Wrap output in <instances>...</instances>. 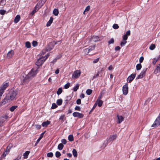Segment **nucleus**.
<instances>
[{
    "mask_svg": "<svg viewBox=\"0 0 160 160\" xmlns=\"http://www.w3.org/2000/svg\"><path fill=\"white\" fill-rule=\"evenodd\" d=\"M14 54V52L13 50L9 51L7 54V56L8 58H11Z\"/></svg>",
    "mask_w": 160,
    "mask_h": 160,
    "instance_id": "4468645a",
    "label": "nucleus"
},
{
    "mask_svg": "<svg viewBox=\"0 0 160 160\" xmlns=\"http://www.w3.org/2000/svg\"><path fill=\"white\" fill-rule=\"evenodd\" d=\"M142 67V65L140 63L137 64L136 66V68L137 70H140L141 68Z\"/></svg>",
    "mask_w": 160,
    "mask_h": 160,
    "instance_id": "7c9ffc66",
    "label": "nucleus"
},
{
    "mask_svg": "<svg viewBox=\"0 0 160 160\" xmlns=\"http://www.w3.org/2000/svg\"><path fill=\"white\" fill-rule=\"evenodd\" d=\"M57 44L56 43L54 42H50L46 48V50L47 51H50L52 49L54 46V45Z\"/></svg>",
    "mask_w": 160,
    "mask_h": 160,
    "instance_id": "423d86ee",
    "label": "nucleus"
},
{
    "mask_svg": "<svg viewBox=\"0 0 160 160\" xmlns=\"http://www.w3.org/2000/svg\"><path fill=\"white\" fill-rule=\"evenodd\" d=\"M90 8V6L89 5L85 9L84 12H83V14H85V12H88V11L89 10Z\"/></svg>",
    "mask_w": 160,
    "mask_h": 160,
    "instance_id": "58836bf2",
    "label": "nucleus"
},
{
    "mask_svg": "<svg viewBox=\"0 0 160 160\" xmlns=\"http://www.w3.org/2000/svg\"><path fill=\"white\" fill-rule=\"evenodd\" d=\"M160 71V69H159L158 67L157 66L155 70H154V72L155 74H157Z\"/></svg>",
    "mask_w": 160,
    "mask_h": 160,
    "instance_id": "e433bc0d",
    "label": "nucleus"
},
{
    "mask_svg": "<svg viewBox=\"0 0 160 160\" xmlns=\"http://www.w3.org/2000/svg\"><path fill=\"white\" fill-rule=\"evenodd\" d=\"M99 58H98L96 59H94L93 60V62L94 63H96L98 62L99 61Z\"/></svg>",
    "mask_w": 160,
    "mask_h": 160,
    "instance_id": "13d9d810",
    "label": "nucleus"
},
{
    "mask_svg": "<svg viewBox=\"0 0 160 160\" xmlns=\"http://www.w3.org/2000/svg\"><path fill=\"white\" fill-rule=\"evenodd\" d=\"M117 118L118 119V121L117 122V123H120L121 122H122L123 120V118L122 116H119V115H117Z\"/></svg>",
    "mask_w": 160,
    "mask_h": 160,
    "instance_id": "2eb2a0df",
    "label": "nucleus"
},
{
    "mask_svg": "<svg viewBox=\"0 0 160 160\" xmlns=\"http://www.w3.org/2000/svg\"><path fill=\"white\" fill-rule=\"evenodd\" d=\"M114 42V40L113 38L111 39L108 42L109 44L113 43Z\"/></svg>",
    "mask_w": 160,
    "mask_h": 160,
    "instance_id": "5fc2aeb1",
    "label": "nucleus"
},
{
    "mask_svg": "<svg viewBox=\"0 0 160 160\" xmlns=\"http://www.w3.org/2000/svg\"><path fill=\"white\" fill-rule=\"evenodd\" d=\"M18 92L16 91H10L6 96V97L2 100V103L5 104L8 102V100H13L15 98Z\"/></svg>",
    "mask_w": 160,
    "mask_h": 160,
    "instance_id": "f03ea898",
    "label": "nucleus"
},
{
    "mask_svg": "<svg viewBox=\"0 0 160 160\" xmlns=\"http://www.w3.org/2000/svg\"><path fill=\"white\" fill-rule=\"evenodd\" d=\"M127 42V41H124V42H121L120 45L121 46L123 47L126 44Z\"/></svg>",
    "mask_w": 160,
    "mask_h": 160,
    "instance_id": "603ef678",
    "label": "nucleus"
},
{
    "mask_svg": "<svg viewBox=\"0 0 160 160\" xmlns=\"http://www.w3.org/2000/svg\"><path fill=\"white\" fill-rule=\"evenodd\" d=\"M160 59V57L159 56L158 57L155 58L153 60L152 63L154 65H155L156 62L159 60Z\"/></svg>",
    "mask_w": 160,
    "mask_h": 160,
    "instance_id": "4be33fe9",
    "label": "nucleus"
},
{
    "mask_svg": "<svg viewBox=\"0 0 160 160\" xmlns=\"http://www.w3.org/2000/svg\"><path fill=\"white\" fill-rule=\"evenodd\" d=\"M6 12V11L3 9L0 10V14L1 15H4Z\"/></svg>",
    "mask_w": 160,
    "mask_h": 160,
    "instance_id": "3c124183",
    "label": "nucleus"
},
{
    "mask_svg": "<svg viewBox=\"0 0 160 160\" xmlns=\"http://www.w3.org/2000/svg\"><path fill=\"white\" fill-rule=\"evenodd\" d=\"M85 96L84 94L82 93L80 96V98H84Z\"/></svg>",
    "mask_w": 160,
    "mask_h": 160,
    "instance_id": "774afa93",
    "label": "nucleus"
},
{
    "mask_svg": "<svg viewBox=\"0 0 160 160\" xmlns=\"http://www.w3.org/2000/svg\"><path fill=\"white\" fill-rule=\"evenodd\" d=\"M151 100L150 98H148L145 102L144 105H148L149 103Z\"/></svg>",
    "mask_w": 160,
    "mask_h": 160,
    "instance_id": "a19ab883",
    "label": "nucleus"
},
{
    "mask_svg": "<svg viewBox=\"0 0 160 160\" xmlns=\"http://www.w3.org/2000/svg\"><path fill=\"white\" fill-rule=\"evenodd\" d=\"M120 47L119 46H117L115 48V50L116 51H118L120 49Z\"/></svg>",
    "mask_w": 160,
    "mask_h": 160,
    "instance_id": "69168bd1",
    "label": "nucleus"
},
{
    "mask_svg": "<svg viewBox=\"0 0 160 160\" xmlns=\"http://www.w3.org/2000/svg\"><path fill=\"white\" fill-rule=\"evenodd\" d=\"M75 110L80 111L81 110V108L79 106H76L75 108Z\"/></svg>",
    "mask_w": 160,
    "mask_h": 160,
    "instance_id": "864d4df0",
    "label": "nucleus"
},
{
    "mask_svg": "<svg viewBox=\"0 0 160 160\" xmlns=\"http://www.w3.org/2000/svg\"><path fill=\"white\" fill-rule=\"evenodd\" d=\"M84 51L85 53H88L90 51L89 50L88 48L85 49L84 50Z\"/></svg>",
    "mask_w": 160,
    "mask_h": 160,
    "instance_id": "338daca9",
    "label": "nucleus"
},
{
    "mask_svg": "<svg viewBox=\"0 0 160 160\" xmlns=\"http://www.w3.org/2000/svg\"><path fill=\"white\" fill-rule=\"evenodd\" d=\"M81 74V71L80 70H77L75 71L72 75L73 78H78L80 76Z\"/></svg>",
    "mask_w": 160,
    "mask_h": 160,
    "instance_id": "1a4fd4ad",
    "label": "nucleus"
},
{
    "mask_svg": "<svg viewBox=\"0 0 160 160\" xmlns=\"http://www.w3.org/2000/svg\"><path fill=\"white\" fill-rule=\"evenodd\" d=\"M122 38L123 40L126 41V40H127L128 39V37L127 36L124 34L122 36Z\"/></svg>",
    "mask_w": 160,
    "mask_h": 160,
    "instance_id": "de8ad7c7",
    "label": "nucleus"
},
{
    "mask_svg": "<svg viewBox=\"0 0 160 160\" xmlns=\"http://www.w3.org/2000/svg\"><path fill=\"white\" fill-rule=\"evenodd\" d=\"M74 117H78L79 118H82L84 117V115L81 113L78 112H74L72 114Z\"/></svg>",
    "mask_w": 160,
    "mask_h": 160,
    "instance_id": "9d476101",
    "label": "nucleus"
},
{
    "mask_svg": "<svg viewBox=\"0 0 160 160\" xmlns=\"http://www.w3.org/2000/svg\"><path fill=\"white\" fill-rule=\"evenodd\" d=\"M30 152L29 151H27L23 154V156L24 158H27Z\"/></svg>",
    "mask_w": 160,
    "mask_h": 160,
    "instance_id": "aec40b11",
    "label": "nucleus"
},
{
    "mask_svg": "<svg viewBox=\"0 0 160 160\" xmlns=\"http://www.w3.org/2000/svg\"><path fill=\"white\" fill-rule=\"evenodd\" d=\"M96 103H97L99 107H101L102 104L103 102L102 100L97 99Z\"/></svg>",
    "mask_w": 160,
    "mask_h": 160,
    "instance_id": "6ab92c4d",
    "label": "nucleus"
},
{
    "mask_svg": "<svg viewBox=\"0 0 160 160\" xmlns=\"http://www.w3.org/2000/svg\"><path fill=\"white\" fill-rule=\"evenodd\" d=\"M92 91L91 89H88L86 91V94L88 95H90L92 92Z\"/></svg>",
    "mask_w": 160,
    "mask_h": 160,
    "instance_id": "473e14b6",
    "label": "nucleus"
},
{
    "mask_svg": "<svg viewBox=\"0 0 160 160\" xmlns=\"http://www.w3.org/2000/svg\"><path fill=\"white\" fill-rule=\"evenodd\" d=\"M53 13L55 16H57L59 13L58 10L57 9H54L53 11Z\"/></svg>",
    "mask_w": 160,
    "mask_h": 160,
    "instance_id": "a878e982",
    "label": "nucleus"
},
{
    "mask_svg": "<svg viewBox=\"0 0 160 160\" xmlns=\"http://www.w3.org/2000/svg\"><path fill=\"white\" fill-rule=\"evenodd\" d=\"M38 10H37L36 6L34 8L33 10L30 13V15L32 16Z\"/></svg>",
    "mask_w": 160,
    "mask_h": 160,
    "instance_id": "c756f323",
    "label": "nucleus"
},
{
    "mask_svg": "<svg viewBox=\"0 0 160 160\" xmlns=\"http://www.w3.org/2000/svg\"><path fill=\"white\" fill-rule=\"evenodd\" d=\"M58 107L57 105L55 103H53L52 104L51 108L52 109H54Z\"/></svg>",
    "mask_w": 160,
    "mask_h": 160,
    "instance_id": "ea45409f",
    "label": "nucleus"
},
{
    "mask_svg": "<svg viewBox=\"0 0 160 160\" xmlns=\"http://www.w3.org/2000/svg\"><path fill=\"white\" fill-rule=\"evenodd\" d=\"M5 121V120L3 118H0V127L3 125V123Z\"/></svg>",
    "mask_w": 160,
    "mask_h": 160,
    "instance_id": "b1692460",
    "label": "nucleus"
},
{
    "mask_svg": "<svg viewBox=\"0 0 160 160\" xmlns=\"http://www.w3.org/2000/svg\"><path fill=\"white\" fill-rule=\"evenodd\" d=\"M32 45L34 47H35L38 45V42L36 41H33L32 42Z\"/></svg>",
    "mask_w": 160,
    "mask_h": 160,
    "instance_id": "49530a36",
    "label": "nucleus"
},
{
    "mask_svg": "<svg viewBox=\"0 0 160 160\" xmlns=\"http://www.w3.org/2000/svg\"><path fill=\"white\" fill-rule=\"evenodd\" d=\"M70 86V83L68 82L64 86V88L65 89H68Z\"/></svg>",
    "mask_w": 160,
    "mask_h": 160,
    "instance_id": "09e8293b",
    "label": "nucleus"
},
{
    "mask_svg": "<svg viewBox=\"0 0 160 160\" xmlns=\"http://www.w3.org/2000/svg\"><path fill=\"white\" fill-rule=\"evenodd\" d=\"M62 100L61 99H58L57 101V103L58 105L60 106L62 105Z\"/></svg>",
    "mask_w": 160,
    "mask_h": 160,
    "instance_id": "cd10ccee",
    "label": "nucleus"
},
{
    "mask_svg": "<svg viewBox=\"0 0 160 160\" xmlns=\"http://www.w3.org/2000/svg\"><path fill=\"white\" fill-rule=\"evenodd\" d=\"M117 137V135L116 134L111 135L109 136V138L107 139L106 141H105L103 143L104 147H105L108 144L115 139Z\"/></svg>",
    "mask_w": 160,
    "mask_h": 160,
    "instance_id": "7ed1b4c3",
    "label": "nucleus"
},
{
    "mask_svg": "<svg viewBox=\"0 0 160 160\" xmlns=\"http://www.w3.org/2000/svg\"><path fill=\"white\" fill-rule=\"evenodd\" d=\"M79 87V85L78 84H77L76 86L73 88V90L74 92H76L78 89Z\"/></svg>",
    "mask_w": 160,
    "mask_h": 160,
    "instance_id": "4c0bfd02",
    "label": "nucleus"
},
{
    "mask_svg": "<svg viewBox=\"0 0 160 160\" xmlns=\"http://www.w3.org/2000/svg\"><path fill=\"white\" fill-rule=\"evenodd\" d=\"M35 127L37 129H40L41 128V126L39 125H35Z\"/></svg>",
    "mask_w": 160,
    "mask_h": 160,
    "instance_id": "680f3d73",
    "label": "nucleus"
},
{
    "mask_svg": "<svg viewBox=\"0 0 160 160\" xmlns=\"http://www.w3.org/2000/svg\"><path fill=\"white\" fill-rule=\"evenodd\" d=\"M37 70H34L32 69L30 72L27 75H25L24 77V76H21L20 77L21 79L22 80L23 83H26L28 82L30 80L34 77L37 74Z\"/></svg>",
    "mask_w": 160,
    "mask_h": 160,
    "instance_id": "f257e3e1",
    "label": "nucleus"
},
{
    "mask_svg": "<svg viewBox=\"0 0 160 160\" xmlns=\"http://www.w3.org/2000/svg\"><path fill=\"white\" fill-rule=\"evenodd\" d=\"M102 38V37H99L98 36H93L92 38V40L94 42H98L100 41Z\"/></svg>",
    "mask_w": 160,
    "mask_h": 160,
    "instance_id": "ddd939ff",
    "label": "nucleus"
},
{
    "mask_svg": "<svg viewBox=\"0 0 160 160\" xmlns=\"http://www.w3.org/2000/svg\"><path fill=\"white\" fill-rule=\"evenodd\" d=\"M155 48V44H152L149 47V49L151 50H153Z\"/></svg>",
    "mask_w": 160,
    "mask_h": 160,
    "instance_id": "79ce46f5",
    "label": "nucleus"
},
{
    "mask_svg": "<svg viewBox=\"0 0 160 160\" xmlns=\"http://www.w3.org/2000/svg\"><path fill=\"white\" fill-rule=\"evenodd\" d=\"M113 69V68L112 67V65H110L109 67L108 68V69L109 70H112Z\"/></svg>",
    "mask_w": 160,
    "mask_h": 160,
    "instance_id": "0e129e2a",
    "label": "nucleus"
},
{
    "mask_svg": "<svg viewBox=\"0 0 160 160\" xmlns=\"http://www.w3.org/2000/svg\"><path fill=\"white\" fill-rule=\"evenodd\" d=\"M62 91V89L61 88H59L57 91V93L58 95H59L61 94Z\"/></svg>",
    "mask_w": 160,
    "mask_h": 160,
    "instance_id": "c9c22d12",
    "label": "nucleus"
},
{
    "mask_svg": "<svg viewBox=\"0 0 160 160\" xmlns=\"http://www.w3.org/2000/svg\"><path fill=\"white\" fill-rule=\"evenodd\" d=\"M126 35L128 36H130V30H128V31L126 33V34H125Z\"/></svg>",
    "mask_w": 160,
    "mask_h": 160,
    "instance_id": "e2e57ef3",
    "label": "nucleus"
},
{
    "mask_svg": "<svg viewBox=\"0 0 160 160\" xmlns=\"http://www.w3.org/2000/svg\"><path fill=\"white\" fill-rule=\"evenodd\" d=\"M136 76V74H132L130 75L127 79V82L128 83L131 82L135 78Z\"/></svg>",
    "mask_w": 160,
    "mask_h": 160,
    "instance_id": "9b49d317",
    "label": "nucleus"
},
{
    "mask_svg": "<svg viewBox=\"0 0 160 160\" xmlns=\"http://www.w3.org/2000/svg\"><path fill=\"white\" fill-rule=\"evenodd\" d=\"M44 134V133H42L41 134V135L40 137L39 138H38V139L37 140V142L35 144V146H36L38 143V142H39L41 139L43 137V135Z\"/></svg>",
    "mask_w": 160,
    "mask_h": 160,
    "instance_id": "5701e85b",
    "label": "nucleus"
},
{
    "mask_svg": "<svg viewBox=\"0 0 160 160\" xmlns=\"http://www.w3.org/2000/svg\"><path fill=\"white\" fill-rule=\"evenodd\" d=\"M144 60V58L142 56L141 57H140L139 58V62L141 63Z\"/></svg>",
    "mask_w": 160,
    "mask_h": 160,
    "instance_id": "bf43d9fd",
    "label": "nucleus"
},
{
    "mask_svg": "<svg viewBox=\"0 0 160 160\" xmlns=\"http://www.w3.org/2000/svg\"><path fill=\"white\" fill-rule=\"evenodd\" d=\"M102 70H100V71H99L95 75L93 76V79H94L96 78L97 77H98L99 75V74L102 71Z\"/></svg>",
    "mask_w": 160,
    "mask_h": 160,
    "instance_id": "f704fd0d",
    "label": "nucleus"
},
{
    "mask_svg": "<svg viewBox=\"0 0 160 160\" xmlns=\"http://www.w3.org/2000/svg\"><path fill=\"white\" fill-rule=\"evenodd\" d=\"M72 153L73 155L75 157H76L77 156V152L75 149H73L72 150Z\"/></svg>",
    "mask_w": 160,
    "mask_h": 160,
    "instance_id": "bb28decb",
    "label": "nucleus"
},
{
    "mask_svg": "<svg viewBox=\"0 0 160 160\" xmlns=\"http://www.w3.org/2000/svg\"><path fill=\"white\" fill-rule=\"evenodd\" d=\"M50 123V122L48 121L44 122L42 123V127H47L48 125Z\"/></svg>",
    "mask_w": 160,
    "mask_h": 160,
    "instance_id": "a211bd4d",
    "label": "nucleus"
},
{
    "mask_svg": "<svg viewBox=\"0 0 160 160\" xmlns=\"http://www.w3.org/2000/svg\"><path fill=\"white\" fill-rule=\"evenodd\" d=\"M76 103L78 104H80L81 103V101L80 99H78L76 101Z\"/></svg>",
    "mask_w": 160,
    "mask_h": 160,
    "instance_id": "4d7b16f0",
    "label": "nucleus"
},
{
    "mask_svg": "<svg viewBox=\"0 0 160 160\" xmlns=\"http://www.w3.org/2000/svg\"><path fill=\"white\" fill-rule=\"evenodd\" d=\"M43 59V58H41L39 59H38L36 63V65L38 66H41L45 61Z\"/></svg>",
    "mask_w": 160,
    "mask_h": 160,
    "instance_id": "f8f14e48",
    "label": "nucleus"
},
{
    "mask_svg": "<svg viewBox=\"0 0 160 160\" xmlns=\"http://www.w3.org/2000/svg\"><path fill=\"white\" fill-rule=\"evenodd\" d=\"M147 70V68L144 69L140 74L137 77L136 79H138L143 78L145 75Z\"/></svg>",
    "mask_w": 160,
    "mask_h": 160,
    "instance_id": "0eeeda50",
    "label": "nucleus"
},
{
    "mask_svg": "<svg viewBox=\"0 0 160 160\" xmlns=\"http://www.w3.org/2000/svg\"><path fill=\"white\" fill-rule=\"evenodd\" d=\"M112 27L114 29H118L119 28V27L117 24H114L113 25Z\"/></svg>",
    "mask_w": 160,
    "mask_h": 160,
    "instance_id": "c03bdc74",
    "label": "nucleus"
},
{
    "mask_svg": "<svg viewBox=\"0 0 160 160\" xmlns=\"http://www.w3.org/2000/svg\"><path fill=\"white\" fill-rule=\"evenodd\" d=\"M25 46L27 48H29L31 47V43L29 42H27L25 43Z\"/></svg>",
    "mask_w": 160,
    "mask_h": 160,
    "instance_id": "2f4dec72",
    "label": "nucleus"
},
{
    "mask_svg": "<svg viewBox=\"0 0 160 160\" xmlns=\"http://www.w3.org/2000/svg\"><path fill=\"white\" fill-rule=\"evenodd\" d=\"M8 84L7 83H3L2 85L0 87V99L1 98L3 93L6 88L8 86Z\"/></svg>",
    "mask_w": 160,
    "mask_h": 160,
    "instance_id": "20e7f679",
    "label": "nucleus"
},
{
    "mask_svg": "<svg viewBox=\"0 0 160 160\" xmlns=\"http://www.w3.org/2000/svg\"><path fill=\"white\" fill-rule=\"evenodd\" d=\"M18 106L17 105H14L11 107L9 109V110L11 112H13L14 110L18 108Z\"/></svg>",
    "mask_w": 160,
    "mask_h": 160,
    "instance_id": "412c9836",
    "label": "nucleus"
},
{
    "mask_svg": "<svg viewBox=\"0 0 160 160\" xmlns=\"http://www.w3.org/2000/svg\"><path fill=\"white\" fill-rule=\"evenodd\" d=\"M64 117V115H62L59 118V119L61 120L62 121H63Z\"/></svg>",
    "mask_w": 160,
    "mask_h": 160,
    "instance_id": "6e6d98bb",
    "label": "nucleus"
},
{
    "mask_svg": "<svg viewBox=\"0 0 160 160\" xmlns=\"http://www.w3.org/2000/svg\"><path fill=\"white\" fill-rule=\"evenodd\" d=\"M63 147H64V146H63V144L62 143H61L59 144V145H58V148L60 150H61L63 149Z\"/></svg>",
    "mask_w": 160,
    "mask_h": 160,
    "instance_id": "393cba45",
    "label": "nucleus"
},
{
    "mask_svg": "<svg viewBox=\"0 0 160 160\" xmlns=\"http://www.w3.org/2000/svg\"><path fill=\"white\" fill-rule=\"evenodd\" d=\"M95 47V45H92V46H90L89 47L88 49L90 51H91L93 50Z\"/></svg>",
    "mask_w": 160,
    "mask_h": 160,
    "instance_id": "72a5a7b5",
    "label": "nucleus"
},
{
    "mask_svg": "<svg viewBox=\"0 0 160 160\" xmlns=\"http://www.w3.org/2000/svg\"><path fill=\"white\" fill-rule=\"evenodd\" d=\"M61 155V153L58 151H57L55 153L56 157L57 158H59Z\"/></svg>",
    "mask_w": 160,
    "mask_h": 160,
    "instance_id": "37998d69",
    "label": "nucleus"
},
{
    "mask_svg": "<svg viewBox=\"0 0 160 160\" xmlns=\"http://www.w3.org/2000/svg\"><path fill=\"white\" fill-rule=\"evenodd\" d=\"M61 142H62V143L63 144H66L67 142V141L65 139H62L61 140Z\"/></svg>",
    "mask_w": 160,
    "mask_h": 160,
    "instance_id": "052dcab7",
    "label": "nucleus"
},
{
    "mask_svg": "<svg viewBox=\"0 0 160 160\" xmlns=\"http://www.w3.org/2000/svg\"><path fill=\"white\" fill-rule=\"evenodd\" d=\"M49 56V53L47 54L44 57H41L42 58H43L44 60L45 61Z\"/></svg>",
    "mask_w": 160,
    "mask_h": 160,
    "instance_id": "8fccbe9b",
    "label": "nucleus"
},
{
    "mask_svg": "<svg viewBox=\"0 0 160 160\" xmlns=\"http://www.w3.org/2000/svg\"><path fill=\"white\" fill-rule=\"evenodd\" d=\"M68 140L71 142L72 141L74 140L73 137L72 135H70L68 137Z\"/></svg>",
    "mask_w": 160,
    "mask_h": 160,
    "instance_id": "c85d7f7f",
    "label": "nucleus"
},
{
    "mask_svg": "<svg viewBox=\"0 0 160 160\" xmlns=\"http://www.w3.org/2000/svg\"><path fill=\"white\" fill-rule=\"evenodd\" d=\"M128 84L127 83H126L123 86L122 88L123 94L124 95H127L128 92Z\"/></svg>",
    "mask_w": 160,
    "mask_h": 160,
    "instance_id": "6e6552de",
    "label": "nucleus"
},
{
    "mask_svg": "<svg viewBox=\"0 0 160 160\" xmlns=\"http://www.w3.org/2000/svg\"><path fill=\"white\" fill-rule=\"evenodd\" d=\"M20 17L19 15H17L15 17L14 19V22L15 23H18L19 21L20 20Z\"/></svg>",
    "mask_w": 160,
    "mask_h": 160,
    "instance_id": "f3484780",
    "label": "nucleus"
},
{
    "mask_svg": "<svg viewBox=\"0 0 160 160\" xmlns=\"http://www.w3.org/2000/svg\"><path fill=\"white\" fill-rule=\"evenodd\" d=\"M53 20V18L52 17H51L49 21L47 22L46 25L48 27L50 26L51 23H52Z\"/></svg>",
    "mask_w": 160,
    "mask_h": 160,
    "instance_id": "dca6fc26",
    "label": "nucleus"
},
{
    "mask_svg": "<svg viewBox=\"0 0 160 160\" xmlns=\"http://www.w3.org/2000/svg\"><path fill=\"white\" fill-rule=\"evenodd\" d=\"M160 125V112L158 117L157 118L151 127L154 128H156Z\"/></svg>",
    "mask_w": 160,
    "mask_h": 160,
    "instance_id": "39448f33",
    "label": "nucleus"
},
{
    "mask_svg": "<svg viewBox=\"0 0 160 160\" xmlns=\"http://www.w3.org/2000/svg\"><path fill=\"white\" fill-rule=\"evenodd\" d=\"M47 156L48 157H52L53 156V154L52 152H49L47 153Z\"/></svg>",
    "mask_w": 160,
    "mask_h": 160,
    "instance_id": "a18cd8bd",
    "label": "nucleus"
}]
</instances>
